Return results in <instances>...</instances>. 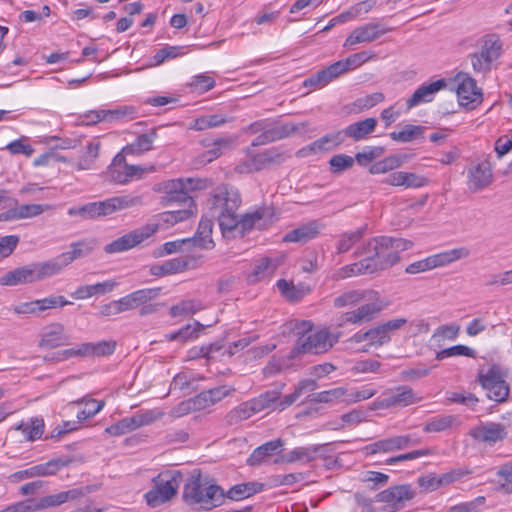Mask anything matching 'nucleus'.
<instances>
[{"label":"nucleus","instance_id":"nucleus-1","mask_svg":"<svg viewBox=\"0 0 512 512\" xmlns=\"http://www.w3.org/2000/svg\"><path fill=\"white\" fill-rule=\"evenodd\" d=\"M239 191L229 185L216 187L209 199V215L217 220L224 238L231 239L244 235L251 229H264L272 222L270 209L261 208L240 215Z\"/></svg>","mask_w":512,"mask_h":512},{"label":"nucleus","instance_id":"nucleus-2","mask_svg":"<svg viewBox=\"0 0 512 512\" xmlns=\"http://www.w3.org/2000/svg\"><path fill=\"white\" fill-rule=\"evenodd\" d=\"M183 501L193 509L210 511L224 503V490L200 471H193L186 480Z\"/></svg>","mask_w":512,"mask_h":512},{"label":"nucleus","instance_id":"nucleus-3","mask_svg":"<svg viewBox=\"0 0 512 512\" xmlns=\"http://www.w3.org/2000/svg\"><path fill=\"white\" fill-rule=\"evenodd\" d=\"M413 242L402 238L379 236L365 243L357 256L366 255L375 266V272L387 269L396 264L400 259V252L412 248Z\"/></svg>","mask_w":512,"mask_h":512},{"label":"nucleus","instance_id":"nucleus-4","mask_svg":"<svg viewBox=\"0 0 512 512\" xmlns=\"http://www.w3.org/2000/svg\"><path fill=\"white\" fill-rule=\"evenodd\" d=\"M296 329L305 333L298 338L293 353L321 354L331 349L338 341V336L332 335L328 328L312 329L308 321L297 324Z\"/></svg>","mask_w":512,"mask_h":512},{"label":"nucleus","instance_id":"nucleus-5","mask_svg":"<svg viewBox=\"0 0 512 512\" xmlns=\"http://www.w3.org/2000/svg\"><path fill=\"white\" fill-rule=\"evenodd\" d=\"M182 482V474L178 470H166L153 478L154 487L145 494L148 505L156 507L176 496Z\"/></svg>","mask_w":512,"mask_h":512},{"label":"nucleus","instance_id":"nucleus-6","mask_svg":"<svg viewBox=\"0 0 512 512\" xmlns=\"http://www.w3.org/2000/svg\"><path fill=\"white\" fill-rule=\"evenodd\" d=\"M126 156L122 152L118 153L108 166L106 177L111 182L124 185L133 180H140L156 170L154 165H130L126 162Z\"/></svg>","mask_w":512,"mask_h":512},{"label":"nucleus","instance_id":"nucleus-7","mask_svg":"<svg viewBox=\"0 0 512 512\" xmlns=\"http://www.w3.org/2000/svg\"><path fill=\"white\" fill-rule=\"evenodd\" d=\"M507 372L498 364H493L485 375L482 374V388L488 399L495 402H505L509 396L510 387L505 381Z\"/></svg>","mask_w":512,"mask_h":512},{"label":"nucleus","instance_id":"nucleus-8","mask_svg":"<svg viewBox=\"0 0 512 512\" xmlns=\"http://www.w3.org/2000/svg\"><path fill=\"white\" fill-rule=\"evenodd\" d=\"M193 179H173L162 183L164 196L162 203L171 205L173 203L183 204L184 206L194 207V201L189 192L194 189Z\"/></svg>","mask_w":512,"mask_h":512},{"label":"nucleus","instance_id":"nucleus-9","mask_svg":"<svg viewBox=\"0 0 512 512\" xmlns=\"http://www.w3.org/2000/svg\"><path fill=\"white\" fill-rule=\"evenodd\" d=\"M159 228V224L157 223H148L147 225L140 227L136 230H133L111 243L107 244L104 247V251L107 254H115L127 251L129 249L134 248L135 246L142 243L144 240L152 236L155 232H157Z\"/></svg>","mask_w":512,"mask_h":512},{"label":"nucleus","instance_id":"nucleus-10","mask_svg":"<svg viewBox=\"0 0 512 512\" xmlns=\"http://www.w3.org/2000/svg\"><path fill=\"white\" fill-rule=\"evenodd\" d=\"M374 297L370 300H363L365 304L358 308L345 312L340 317L339 326L344 324H363L372 321L380 313L386 304L382 301L379 293L374 291Z\"/></svg>","mask_w":512,"mask_h":512},{"label":"nucleus","instance_id":"nucleus-11","mask_svg":"<svg viewBox=\"0 0 512 512\" xmlns=\"http://www.w3.org/2000/svg\"><path fill=\"white\" fill-rule=\"evenodd\" d=\"M304 126V123H301L299 125L291 122L281 124L278 121L266 119L264 133L259 134L252 141V146L257 147L287 138L290 135L300 131V128H303Z\"/></svg>","mask_w":512,"mask_h":512},{"label":"nucleus","instance_id":"nucleus-12","mask_svg":"<svg viewBox=\"0 0 512 512\" xmlns=\"http://www.w3.org/2000/svg\"><path fill=\"white\" fill-rule=\"evenodd\" d=\"M418 443L419 439L413 438L412 435H394L368 444L362 451L367 456L378 453H391L407 449Z\"/></svg>","mask_w":512,"mask_h":512},{"label":"nucleus","instance_id":"nucleus-13","mask_svg":"<svg viewBox=\"0 0 512 512\" xmlns=\"http://www.w3.org/2000/svg\"><path fill=\"white\" fill-rule=\"evenodd\" d=\"M421 397H418L413 389L409 386L402 385L397 387L394 391L385 392L383 398L376 400L373 403L375 409H388L391 407H406L414 403L420 402Z\"/></svg>","mask_w":512,"mask_h":512},{"label":"nucleus","instance_id":"nucleus-14","mask_svg":"<svg viewBox=\"0 0 512 512\" xmlns=\"http://www.w3.org/2000/svg\"><path fill=\"white\" fill-rule=\"evenodd\" d=\"M415 497V491L409 484L397 485L389 487L377 494V502L386 503L390 510L396 512L402 509L406 502Z\"/></svg>","mask_w":512,"mask_h":512},{"label":"nucleus","instance_id":"nucleus-15","mask_svg":"<svg viewBox=\"0 0 512 512\" xmlns=\"http://www.w3.org/2000/svg\"><path fill=\"white\" fill-rule=\"evenodd\" d=\"M347 71L344 60H340L305 79L303 85L313 89H320Z\"/></svg>","mask_w":512,"mask_h":512},{"label":"nucleus","instance_id":"nucleus-16","mask_svg":"<svg viewBox=\"0 0 512 512\" xmlns=\"http://www.w3.org/2000/svg\"><path fill=\"white\" fill-rule=\"evenodd\" d=\"M388 32L379 23H367L365 25L355 28L346 38L344 47H351L360 43H370Z\"/></svg>","mask_w":512,"mask_h":512},{"label":"nucleus","instance_id":"nucleus-17","mask_svg":"<svg viewBox=\"0 0 512 512\" xmlns=\"http://www.w3.org/2000/svg\"><path fill=\"white\" fill-rule=\"evenodd\" d=\"M447 82L445 79H438L431 83H424L420 85L409 99L406 101L407 109L410 110L424 103L432 102L436 94L446 88Z\"/></svg>","mask_w":512,"mask_h":512},{"label":"nucleus","instance_id":"nucleus-18","mask_svg":"<svg viewBox=\"0 0 512 512\" xmlns=\"http://www.w3.org/2000/svg\"><path fill=\"white\" fill-rule=\"evenodd\" d=\"M503 52V43L496 34H488L482 38V70H491Z\"/></svg>","mask_w":512,"mask_h":512},{"label":"nucleus","instance_id":"nucleus-19","mask_svg":"<svg viewBox=\"0 0 512 512\" xmlns=\"http://www.w3.org/2000/svg\"><path fill=\"white\" fill-rule=\"evenodd\" d=\"M454 82L459 104L468 107L479 95L476 80L466 73H458L454 78Z\"/></svg>","mask_w":512,"mask_h":512},{"label":"nucleus","instance_id":"nucleus-20","mask_svg":"<svg viewBox=\"0 0 512 512\" xmlns=\"http://www.w3.org/2000/svg\"><path fill=\"white\" fill-rule=\"evenodd\" d=\"M85 495L82 488H74L67 491H62L57 494H51L41 497L34 505L33 510L38 511L42 509L60 506L70 500H76Z\"/></svg>","mask_w":512,"mask_h":512},{"label":"nucleus","instance_id":"nucleus-21","mask_svg":"<svg viewBox=\"0 0 512 512\" xmlns=\"http://www.w3.org/2000/svg\"><path fill=\"white\" fill-rule=\"evenodd\" d=\"M374 272L375 266L368 260L366 256L358 262L333 270L330 274V278L333 281H340L359 275L372 274Z\"/></svg>","mask_w":512,"mask_h":512},{"label":"nucleus","instance_id":"nucleus-22","mask_svg":"<svg viewBox=\"0 0 512 512\" xmlns=\"http://www.w3.org/2000/svg\"><path fill=\"white\" fill-rule=\"evenodd\" d=\"M283 446L284 442L280 438L268 441L253 450L247 459V464L249 466H260L267 463L270 457L281 452Z\"/></svg>","mask_w":512,"mask_h":512},{"label":"nucleus","instance_id":"nucleus-23","mask_svg":"<svg viewBox=\"0 0 512 512\" xmlns=\"http://www.w3.org/2000/svg\"><path fill=\"white\" fill-rule=\"evenodd\" d=\"M127 115L125 109H98L90 110L79 116V120L83 125H94L101 121L116 122L122 120Z\"/></svg>","mask_w":512,"mask_h":512},{"label":"nucleus","instance_id":"nucleus-24","mask_svg":"<svg viewBox=\"0 0 512 512\" xmlns=\"http://www.w3.org/2000/svg\"><path fill=\"white\" fill-rule=\"evenodd\" d=\"M324 449L323 445H312L307 447H296L291 450L289 453L283 455L280 459H275L274 463H309L315 460L322 450Z\"/></svg>","mask_w":512,"mask_h":512},{"label":"nucleus","instance_id":"nucleus-25","mask_svg":"<svg viewBox=\"0 0 512 512\" xmlns=\"http://www.w3.org/2000/svg\"><path fill=\"white\" fill-rule=\"evenodd\" d=\"M69 337L65 334L64 326L53 323L46 326L41 333L40 346L44 348H56L68 343Z\"/></svg>","mask_w":512,"mask_h":512},{"label":"nucleus","instance_id":"nucleus-26","mask_svg":"<svg viewBox=\"0 0 512 512\" xmlns=\"http://www.w3.org/2000/svg\"><path fill=\"white\" fill-rule=\"evenodd\" d=\"M160 294V288H145L134 291L121 298V304L125 311L133 310L156 299Z\"/></svg>","mask_w":512,"mask_h":512},{"label":"nucleus","instance_id":"nucleus-27","mask_svg":"<svg viewBox=\"0 0 512 512\" xmlns=\"http://www.w3.org/2000/svg\"><path fill=\"white\" fill-rule=\"evenodd\" d=\"M234 391L235 389L233 387L227 385H222L202 391L195 396L198 403V409H207L220 402L225 397L230 396Z\"/></svg>","mask_w":512,"mask_h":512},{"label":"nucleus","instance_id":"nucleus-28","mask_svg":"<svg viewBox=\"0 0 512 512\" xmlns=\"http://www.w3.org/2000/svg\"><path fill=\"white\" fill-rule=\"evenodd\" d=\"M508 437L507 426L502 423H482V450L502 443Z\"/></svg>","mask_w":512,"mask_h":512},{"label":"nucleus","instance_id":"nucleus-29","mask_svg":"<svg viewBox=\"0 0 512 512\" xmlns=\"http://www.w3.org/2000/svg\"><path fill=\"white\" fill-rule=\"evenodd\" d=\"M320 230L321 225L316 221H311L286 233L283 236V241L294 243H306L316 238L319 235Z\"/></svg>","mask_w":512,"mask_h":512},{"label":"nucleus","instance_id":"nucleus-30","mask_svg":"<svg viewBox=\"0 0 512 512\" xmlns=\"http://www.w3.org/2000/svg\"><path fill=\"white\" fill-rule=\"evenodd\" d=\"M118 285L115 280H106L92 285L79 286L71 293L72 298L76 300L88 299L95 295H103L114 290Z\"/></svg>","mask_w":512,"mask_h":512},{"label":"nucleus","instance_id":"nucleus-31","mask_svg":"<svg viewBox=\"0 0 512 512\" xmlns=\"http://www.w3.org/2000/svg\"><path fill=\"white\" fill-rule=\"evenodd\" d=\"M373 295V290H347L334 298L333 306L339 309L355 306L363 302V300L372 299Z\"/></svg>","mask_w":512,"mask_h":512},{"label":"nucleus","instance_id":"nucleus-32","mask_svg":"<svg viewBox=\"0 0 512 512\" xmlns=\"http://www.w3.org/2000/svg\"><path fill=\"white\" fill-rule=\"evenodd\" d=\"M376 126V118L371 117L348 125L342 130V132L345 139L351 138L354 141H360L371 134L375 130Z\"/></svg>","mask_w":512,"mask_h":512},{"label":"nucleus","instance_id":"nucleus-33","mask_svg":"<svg viewBox=\"0 0 512 512\" xmlns=\"http://www.w3.org/2000/svg\"><path fill=\"white\" fill-rule=\"evenodd\" d=\"M156 137L157 133L154 130L141 134L134 142L123 147L121 152L125 155L140 156L152 149Z\"/></svg>","mask_w":512,"mask_h":512},{"label":"nucleus","instance_id":"nucleus-34","mask_svg":"<svg viewBox=\"0 0 512 512\" xmlns=\"http://www.w3.org/2000/svg\"><path fill=\"white\" fill-rule=\"evenodd\" d=\"M96 240L92 238L82 239L77 242H73L70 245V250L62 254V259H64V263L69 265L74 260L85 257L89 255L96 247Z\"/></svg>","mask_w":512,"mask_h":512},{"label":"nucleus","instance_id":"nucleus-35","mask_svg":"<svg viewBox=\"0 0 512 512\" xmlns=\"http://www.w3.org/2000/svg\"><path fill=\"white\" fill-rule=\"evenodd\" d=\"M469 250L465 247L454 248L451 250L443 251L429 257L432 269L447 266L457 260L468 257Z\"/></svg>","mask_w":512,"mask_h":512},{"label":"nucleus","instance_id":"nucleus-36","mask_svg":"<svg viewBox=\"0 0 512 512\" xmlns=\"http://www.w3.org/2000/svg\"><path fill=\"white\" fill-rule=\"evenodd\" d=\"M286 159V155L277 147H272L254 156L255 168L259 171L267 169L274 165H280Z\"/></svg>","mask_w":512,"mask_h":512},{"label":"nucleus","instance_id":"nucleus-37","mask_svg":"<svg viewBox=\"0 0 512 512\" xmlns=\"http://www.w3.org/2000/svg\"><path fill=\"white\" fill-rule=\"evenodd\" d=\"M213 219L211 216L203 215L199 222L194 239L201 248L212 249L215 245L212 239Z\"/></svg>","mask_w":512,"mask_h":512},{"label":"nucleus","instance_id":"nucleus-38","mask_svg":"<svg viewBox=\"0 0 512 512\" xmlns=\"http://www.w3.org/2000/svg\"><path fill=\"white\" fill-rule=\"evenodd\" d=\"M45 424L42 418L33 417L28 422H20L13 427L14 430L21 431L25 440L35 441L42 437Z\"/></svg>","mask_w":512,"mask_h":512},{"label":"nucleus","instance_id":"nucleus-39","mask_svg":"<svg viewBox=\"0 0 512 512\" xmlns=\"http://www.w3.org/2000/svg\"><path fill=\"white\" fill-rule=\"evenodd\" d=\"M263 487L259 482L240 483L232 486L224 495L225 498L240 501L262 491Z\"/></svg>","mask_w":512,"mask_h":512},{"label":"nucleus","instance_id":"nucleus-40","mask_svg":"<svg viewBox=\"0 0 512 512\" xmlns=\"http://www.w3.org/2000/svg\"><path fill=\"white\" fill-rule=\"evenodd\" d=\"M63 261L64 259H62V254H60L51 260L36 262L35 267L38 281H42L46 278L59 274L66 266H68L67 263H64Z\"/></svg>","mask_w":512,"mask_h":512},{"label":"nucleus","instance_id":"nucleus-41","mask_svg":"<svg viewBox=\"0 0 512 512\" xmlns=\"http://www.w3.org/2000/svg\"><path fill=\"white\" fill-rule=\"evenodd\" d=\"M71 404H74V405L83 404L84 405V408L77 413L76 417L78 419V422H83L91 417H94L105 406L104 401L96 400V399L90 398L88 396H85L81 399H77V400L71 402Z\"/></svg>","mask_w":512,"mask_h":512},{"label":"nucleus","instance_id":"nucleus-42","mask_svg":"<svg viewBox=\"0 0 512 512\" xmlns=\"http://www.w3.org/2000/svg\"><path fill=\"white\" fill-rule=\"evenodd\" d=\"M188 262L184 258H173L166 260L162 264L153 265L150 272L154 276H164L183 272L187 269Z\"/></svg>","mask_w":512,"mask_h":512},{"label":"nucleus","instance_id":"nucleus-43","mask_svg":"<svg viewBox=\"0 0 512 512\" xmlns=\"http://www.w3.org/2000/svg\"><path fill=\"white\" fill-rule=\"evenodd\" d=\"M425 132V127L420 125L406 124L399 131L389 133V137L396 142L410 143L419 138H422Z\"/></svg>","mask_w":512,"mask_h":512},{"label":"nucleus","instance_id":"nucleus-44","mask_svg":"<svg viewBox=\"0 0 512 512\" xmlns=\"http://www.w3.org/2000/svg\"><path fill=\"white\" fill-rule=\"evenodd\" d=\"M67 464V461H64L60 458L51 459L45 463L30 467V475L32 478L53 476L56 475Z\"/></svg>","mask_w":512,"mask_h":512},{"label":"nucleus","instance_id":"nucleus-45","mask_svg":"<svg viewBox=\"0 0 512 512\" xmlns=\"http://www.w3.org/2000/svg\"><path fill=\"white\" fill-rule=\"evenodd\" d=\"M459 424V419L454 415H440L429 420L423 431L427 433L442 432Z\"/></svg>","mask_w":512,"mask_h":512},{"label":"nucleus","instance_id":"nucleus-46","mask_svg":"<svg viewBox=\"0 0 512 512\" xmlns=\"http://www.w3.org/2000/svg\"><path fill=\"white\" fill-rule=\"evenodd\" d=\"M100 146V141L96 139L88 143L76 164L78 170H90L94 167L95 161L99 156Z\"/></svg>","mask_w":512,"mask_h":512},{"label":"nucleus","instance_id":"nucleus-47","mask_svg":"<svg viewBox=\"0 0 512 512\" xmlns=\"http://www.w3.org/2000/svg\"><path fill=\"white\" fill-rule=\"evenodd\" d=\"M141 203L142 197L134 195H122L106 199V206L108 207L109 214L118 210H124L138 206Z\"/></svg>","mask_w":512,"mask_h":512},{"label":"nucleus","instance_id":"nucleus-48","mask_svg":"<svg viewBox=\"0 0 512 512\" xmlns=\"http://www.w3.org/2000/svg\"><path fill=\"white\" fill-rule=\"evenodd\" d=\"M279 398V392L277 391H266L260 394L258 397H255L249 401H247L254 413L257 414L265 409L270 407L274 408V403Z\"/></svg>","mask_w":512,"mask_h":512},{"label":"nucleus","instance_id":"nucleus-49","mask_svg":"<svg viewBox=\"0 0 512 512\" xmlns=\"http://www.w3.org/2000/svg\"><path fill=\"white\" fill-rule=\"evenodd\" d=\"M227 122L228 119L223 114H210L196 118L190 128L196 131H202L219 127Z\"/></svg>","mask_w":512,"mask_h":512},{"label":"nucleus","instance_id":"nucleus-50","mask_svg":"<svg viewBox=\"0 0 512 512\" xmlns=\"http://www.w3.org/2000/svg\"><path fill=\"white\" fill-rule=\"evenodd\" d=\"M276 265L268 258L261 259L254 267L253 271L248 275L250 283H256L269 278L275 271Z\"/></svg>","mask_w":512,"mask_h":512},{"label":"nucleus","instance_id":"nucleus-51","mask_svg":"<svg viewBox=\"0 0 512 512\" xmlns=\"http://www.w3.org/2000/svg\"><path fill=\"white\" fill-rule=\"evenodd\" d=\"M71 358H89L87 342L81 343L72 348L58 351L53 354L51 360L55 362H62Z\"/></svg>","mask_w":512,"mask_h":512},{"label":"nucleus","instance_id":"nucleus-52","mask_svg":"<svg viewBox=\"0 0 512 512\" xmlns=\"http://www.w3.org/2000/svg\"><path fill=\"white\" fill-rule=\"evenodd\" d=\"M89 357H104L112 355L116 349L115 340H102L99 342H87Z\"/></svg>","mask_w":512,"mask_h":512},{"label":"nucleus","instance_id":"nucleus-53","mask_svg":"<svg viewBox=\"0 0 512 512\" xmlns=\"http://www.w3.org/2000/svg\"><path fill=\"white\" fill-rule=\"evenodd\" d=\"M203 309L200 301L194 299L183 300L180 303L173 305L170 308V315L172 317L188 316L195 314Z\"/></svg>","mask_w":512,"mask_h":512},{"label":"nucleus","instance_id":"nucleus-54","mask_svg":"<svg viewBox=\"0 0 512 512\" xmlns=\"http://www.w3.org/2000/svg\"><path fill=\"white\" fill-rule=\"evenodd\" d=\"M365 233V228H359L342 234L337 243V253L342 254L349 251L357 242L361 240Z\"/></svg>","mask_w":512,"mask_h":512},{"label":"nucleus","instance_id":"nucleus-55","mask_svg":"<svg viewBox=\"0 0 512 512\" xmlns=\"http://www.w3.org/2000/svg\"><path fill=\"white\" fill-rule=\"evenodd\" d=\"M345 394H347L346 388L337 387L334 389L314 393L311 395L310 400L315 403H329L340 400L344 401Z\"/></svg>","mask_w":512,"mask_h":512},{"label":"nucleus","instance_id":"nucleus-56","mask_svg":"<svg viewBox=\"0 0 512 512\" xmlns=\"http://www.w3.org/2000/svg\"><path fill=\"white\" fill-rule=\"evenodd\" d=\"M185 208L173 211H166L160 214V220L168 225H175L178 222L189 219L193 214V207L184 206Z\"/></svg>","mask_w":512,"mask_h":512},{"label":"nucleus","instance_id":"nucleus-57","mask_svg":"<svg viewBox=\"0 0 512 512\" xmlns=\"http://www.w3.org/2000/svg\"><path fill=\"white\" fill-rule=\"evenodd\" d=\"M254 415L249 403L243 402L237 407L233 408L226 415V421L230 425L237 424L243 420H247Z\"/></svg>","mask_w":512,"mask_h":512},{"label":"nucleus","instance_id":"nucleus-58","mask_svg":"<svg viewBox=\"0 0 512 512\" xmlns=\"http://www.w3.org/2000/svg\"><path fill=\"white\" fill-rule=\"evenodd\" d=\"M476 351L471 349L465 345H455L449 348L442 349L436 353V359L441 361L445 358L456 357V356H466V357H476Z\"/></svg>","mask_w":512,"mask_h":512},{"label":"nucleus","instance_id":"nucleus-59","mask_svg":"<svg viewBox=\"0 0 512 512\" xmlns=\"http://www.w3.org/2000/svg\"><path fill=\"white\" fill-rule=\"evenodd\" d=\"M366 335L368 336L367 345L369 347L378 348L389 343L391 340V336L385 333L380 324L367 330Z\"/></svg>","mask_w":512,"mask_h":512},{"label":"nucleus","instance_id":"nucleus-60","mask_svg":"<svg viewBox=\"0 0 512 512\" xmlns=\"http://www.w3.org/2000/svg\"><path fill=\"white\" fill-rule=\"evenodd\" d=\"M377 393V390L370 385H365L358 390L349 391L345 394L344 402L351 404L364 401L372 398Z\"/></svg>","mask_w":512,"mask_h":512},{"label":"nucleus","instance_id":"nucleus-61","mask_svg":"<svg viewBox=\"0 0 512 512\" xmlns=\"http://www.w3.org/2000/svg\"><path fill=\"white\" fill-rule=\"evenodd\" d=\"M355 163L353 157L346 154H337L329 160L330 170L334 174L350 169Z\"/></svg>","mask_w":512,"mask_h":512},{"label":"nucleus","instance_id":"nucleus-62","mask_svg":"<svg viewBox=\"0 0 512 512\" xmlns=\"http://www.w3.org/2000/svg\"><path fill=\"white\" fill-rule=\"evenodd\" d=\"M83 219H95L100 216L109 215L106 200L91 202L82 206Z\"/></svg>","mask_w":512,"mask_h":512},{"label":"nucleus","instance_id":"nucleus-63","mask_svg":"<svg viewBox=\"0 0 512 512\" xmlns=\"http://www.w3.org/2000/svg\"><path fill=\"white\" fill-rule=\"evenodd\" d=\"M317 141H318L322 151L328 152V151H331V150L337 148L338 146H340L345 141V137H344L342 130H340V131H336L334 133L324 135L323 137L319 138Z\"/></svg>","mask_w":512,"mask_h":512},{"label":"nucleus","instance_id":"nucleus-64","mask_svg":"<svg viewBox=\"0 0 512 512\" xmlns=\"http://www.w3.org/2000/svg\"><path fill=\"white\" fill-rule=\"evenodd\" d=\"M189 86L193 92L205 93L214 88L215 80L206 74H199L192 78Z\"/></svg>","mask_w":512,"mask_h":512}]
</instances>
